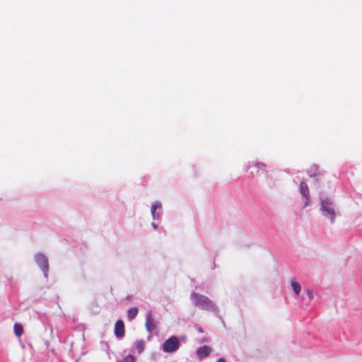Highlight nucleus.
<instances>
[{"label": "nucleus", "instance_id": "obj_20", "mask_svg": "<svg viewBox=\"0 0 362 362\" xmlns=\"http://www.w3.org/2000/svg\"><path fill=\"white\" fill-rule=\"evenodd\" d=\"M197 330H198V332H200V333L204 332V330H203V329H202L201 327H199L197 328Z\"/></svg>", "mask_w": 362, "mask_h": 362}, {"label": "nucleus", "instance_id": "obj_11", "mask_svg": "<svg viewBox=\"0 0 362 362\" xmlns=\"http://www.w3.org/2000/svg\"><path fill=\"white\" fill-rule=\"evenodd\" d=\"M299 191L302 197L310 195L308 186L305 181H301L299 185Z\"/></svg>", "mask_w": 362, "mask_h": 362}, {"label": "nucleus", "instance_id": "obj_1", "mask_svg": "<svg viewBox=\"0 0 362 362\" xmlns=\"http://www.w3.org/2000/svg\"><path fill=\"white\" fill-rule=\"evenodd\" d=\"M192 305L199 309L211 313H217L218 307L207 296L199 293L192 292L190 295Z\"/></svg>", "mask_w": 362, "mask_h": 362}, {"label": "nucleus", "instance_id": "obj_8", "mask_svg": "<svg viewBox=\"0 0 362 362\" xmlns=\"http://www.w3.org/2000/svg\"><path fill=\"white\" fill-rule=\"evenodd\" d=\"M145 342L144 340H138L134 342V346L131 349L132 354H140L144 350Z\"/></svg>", "mask_w": 362, "mask_h": 362}, {"label": "nucleus", "instance_id": "obj_19", "mask_svg": "<svg viewBox=\"0 0 362 362\" xmlns=\"http://www.w3.org/2000/svg\"><path fill=\"white\" fill-rule=\"evenodd\" d=\"M151 226L156 230L158 228V225L155 223L154 222L151 223Z\"/></svg>", "mask_w": 362, "mask_h": 362}, {"label": "nucleus", "instance_id": "obj_14", "mask_svg": "<svg viewBox=\"0 0 362 362\" xmlns=\"http://www.w3.org/2000/svg\"><path fill=\"white\" fill-rule=\"evenodd\" d=\"M252 165L255 166L258 169H263V168L267 167V165L265 163H262V162H252L251 163V165H245V172H247L249 170V168H250V166Z\"/></svg>", "mask_w": 362, "mask_h": 362}, {"label": "nucleus", "instance_id": "obj_18", "mask_svg": "<svg viewBox=\"0 0 362 362\" xmlns=\"http://www.w3.org/2000/svg\"><path fill=\"white\" fill-rule=\"evenodd\" d=\"M303 197L305 199V203H304L303 207L305 208L310 204V202H311L310 195L305 196Z\"/></svg>", "mask_w": 362, "mask_h": 362}, {"label": "nucleus", "instance_id": "obj_5", "mask_svg": "<svg viewBox=\"0 0 362 362\" xmlns=\"http://www.w3.org/2000/svg\"><path fill=\"white\" fill-rule=\"evenodd\" d=\"M162 204L160 202H155L151 207V214L153 219L159 220L161 216Z\"/></svg>", "mask_w": 362, "mask_h": 362}, {"label": "nucleus", "instance_id": "obj_9", "mask_svg": "<svg viewBox=\"0 0 362 362\" xmlns=\"http://www.w3.org/2000/svg\"><path fill=\"white\" fill-rule=\"evenodd\" d=\"M211 351V348H210L208 346H203L201 347H199L197 349V355L199 358H202L204 357H206L209 355V354Z\"/></svg>", "mask_w": 362, "mask_h": 362}, {"label": "nucleus", "instance_id": "obj_13", "mask_svg": "<svg viewBox=\"0 0 362 362\" xmlns=\"http://www.w3.org/2000/svg\"><path fill=\"white\" fill-rule=\"evenodd\" d=\"M291 286L292 287V289L296 296H299L300 291H301V286L300 284L297 282L295 279H292L291 281Z\"/></svg>", "mask_w": 362, "mask_h": 362}, {"label": "nucleus", "instance_id": "obj_4", "mask_svg": "<svg viewBox=\"0 0 362 362\" xmlns=\"http://www.w3.org/2000/svg\"><path fill=\"white\" fill-rule=\"evenodd\" d=\"M34 259L37 266L42 271L44 276L47 279L49 272L48 258L44 254L38 252L35 254Z\"/></svg>", "mask_w": 362, "mask_h": 362}, {"label": "nucleus", "instance_id": "obj_17", "mask_svg": "<svg viewBox=\"0 0 362 362\" xmlns=\"http://www.w3.org/2000/svg\"><path fill=\"white\" fill-rule=\"evenodd\" d=\"M317 171V166L314 165L311 167V168L308 171V173L310 177L316 175V173Z\"/></svg>", "mask_w": 362, "mask_h": 362}, {"label": "nucleus", "instance_id": "obj_6", "mask_svg": "<svg viewBox=\"0 0 362 362\" xmlns=\"http://www.w3.org/2000/svg\"><path fill=\"white\" fill-rule=\"evenodd\" d=\"M115 335L118 339H122L124 336V325L122 320H117L115 325Z\"/></svg>", "mask_w": 362, "mask_h": 362}, {"label": "nucleus", "instance_id": "obj_15", "mask_svg": "<svg viewBox=\"0 0 362 362\" xmlns=\"http://www.w3.org/2000/svg\"><path fill=\"white\" fill-rule=\"evenodd\" d=\"M14 333L15 334L20 337L23 333V327L21 324L20 323H15L13 326Z\"/></svg>", "mask_w": 362, "mask_h": 362}, {"label": "nucleus", "instance_id": "obj_2", "mask_svg": "<svg viewBox=\"0 0 362 362\" xmlns=\"http://www.w3.org/2000/svg\"><path fill=\"white\" fill-rule=\"evenodd\" d=\"M320 211L322 216L329 220L333 224L336 218V205L333 199L327 195H320Z\"/></svg>", "mask_w": 362, "mask_h": 362}, {"label": "nucleus", "instance_id": "obj_10", "mask_svg": "<svg viewBox=\"0 0 362 362\" xmlns=\"http://www.w3.org/2000/svg\"><path fill=\"white\" fill-rule=\"evenodd\" d=\"M313 298V291L310 289H306L305 291L304 295L302 296V300H304L307 305H308Z\"/></svg>", "mask_w": 362, "mask_h": 362}, {"label": "nucleus", "instance_id": "obj_16", "mask_svg": "<svg viewBox=\"0 0 362 362\" xmlns=\"http://www.w3.org/2000/svg\"><path fill=\"white\" fill-rule=\"evenodd\" d=\"M136 358L132 354L124 356L120 362H135Z\"/></svg>", "mask_w": 362, "mask_h": 362}, {"label": "nucleus", "instance_id": "obj_3", "mask_svg": "<svg viewBox=\"0 0 362 362\" xmlns=\"http://www.w3.org/2000/svg\"><path fill=\"white\" fill-rule=\"evenodd\" d=\"M180 346V342L177 337L172 336L166 339L162 344L161 349L165 353H174Z\"/></svg>", "mask_w": 362, "mask_h": 362}, {"label": "nucleus", "instance_id": "obj_7", "mask_svg": "<svg viewBox=\"0 0 362 362\" xmlns=\"http://www.w3.org/2000/svg\"><path fill=\"white\" fill-rule=\"evenodd\" d=\"M146 322L145 327L147 332L149 334L153 332V323L154 321V317L151 312H147L145 315Z\"/></svg>", "mask_w": 362, "mask_h": 362}, {"label": "nucleus", "instance_id": "obj_12", "mask_svg": "<svg viewBox=\"0 0 362 362\" xmlns=\"http://www.w3.org/2000/svg\"><path fill=\"white\" fill-rule=\"evenodd\" d=\"M127 318L129 321L134 320L139 313V309L136 307H132L127 310Z\"/></svg>", "mask_w": 362, "mask_h": 362}]
</instances>
